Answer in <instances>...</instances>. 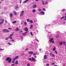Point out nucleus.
<instances>
[{
    "mask_svg": "<svg viewBox=\"0 0 66 66\" xmlns=\"http://www.w3.org/2000/svg\"><path fill=\"white\" fill-rule=\"evenodd\" d=\"M6 62L8 61V63H10L11 62H12V59L10 57H7L6 59Z\"/></svg>",
    "mask_w": 66,
    "mask_h": 66,
    "instance_id": "nucleus-1",
    "label": "nucleus"
},
{
    "mask_svg": "<svg viewBox=\"0 0 66 66\" xmlns=\"http://www.w3.org/2000/svg\"><path fill=\"white\" fill-rule=\"evenodd\" d=\"M4 19H0V25L1 24H2L3 23V22H4Z\"/></svg>",
    "mask_w": 66,
    "mask_h": 66,
    "instance_id": "nucleus-2",
    "label": "nucleus"
},
{
    "mask_svg": "<svg viewBox=\"0 0 66 66\" xmlns=\"http://www.w3.org/2000/svg\"><path fill=\"white\" fill-rule=\"evenodd\" d=\"M53 40V38H52L49 40V41L50 42H51V43H54V42Z\"/></svg>",
    "mask_w": 66,
    "mask_h": 66,
    "instance_id": "nucleus-3",
    "label": "nucleus"
},
{
    "mask_svg": "<svg viewBox=\"0 0 66 66\" xmlns=\"http://www.w3.org/2000/svg\"><path fill=\"white\" fill-rule=\"evenodd\" d=\"M3 31L4 32H10V31L7 30V29H4L3 30Z\"/></svg>",
    "mask_w": 66,
    "mask_h": 66,
    "instance_id": "nucleus-4",
    "label": "nucleus"
},
{
    "mask_svg": "<svg viewBox=\"0 0 66 66\" xmlns=\"http://www.w3.org/2000/svg\"><path fill=\"white\" fill-rule=\"evenodd\" d=\"M28 29L27 27H25L24 29V30L26 32H28Z\"/></svg>",
    "mask_w": 66,
    "mask_h": 66,
    "instance_id": "nucleus-5",
    "label": "nucleus"
},
{
    "mask_svg": "<svg viewBox=\"0 0 66 66\" xmlns=\"http://www.w3.org/2000/svg\"><path fill=\"white\" fill-rule=\"evenodd\" d=\"M44 60H46L47 59V55H44Z\"/></svg>",
    "mask_w": 66,
    "mask_h": 66,
    "instance_id": "nucleus-6",
    "label": "nucleus"
},
{
    "mask_svg": "<svg viewBox=\"0 0 66 66\" xmlns=\"http://www.w3.org/2000/svg\"><path fill=\"white\" fill-rule=\"evenodd\" d=\"M23 13H24V11H22L21 12V13H22V14H20V16H21L23 15Z\"/></svg>",
    "mask_w": 66,
    "mask_h": 66,
    "instance_id": "nucleus-7",
    "label": "nucleus"
},
{
    "mask_svg": "<svg viewBox=\"0 0 66 66\" xmlns=\"http://www.w3.org/2000/svg\"><path fill=\"white\" fill-rule=\"evenodd\" d=\"M37 7V5L36 4H35L34 5H33L32 6V7L33 8V9H35V8H36Z\"/></svg>",
    "mask_w": 66,
    "mask_h": 66,
    "instance_id": "nucleus-8",
    "label": "nucleus"
},
{
    "mask_svg": "<svg viewBox=\"0 0 66 66\" xmlns=\"http://www.w3.org/2000/svg\"><path fill=\"white\" fill-rule=\"evenodd\" d=\"M41 13L43 15L45 14V13L44 12H41L40 14H41Z\"/></svg>",
    "mask_w": 66,
    "mask_h": 66,
    "instance_id": "nucleus-9",
    "label": "nucleus"
},
{
    "mask_svg": "<svg viewBox=\"0 0 66 66\" xmlns=\"http://www.w3.org/2000/svg\"><path fill=\"white\" fill-rule=\"evenodd\" d=\"M27 32H26L24 33H23L22 34L23 36H24V35H26V34H27Z\"/></svg>",
    "mask_w": 66,
    "mask_h": 66,
    "instance_id": "nucleus-10",
    "label": "nucleus"
},
{
    "mask_svg": "<svg viewBox=\"0 0 66 66\" xmlns=\"http://www.w3.org/2000/svg\"><path fill=\"white\" fill-rule=\"evenodd\" d=\"M32 12L33 13H35V12L36 11V10L35 9H33L32 10Z\"/></svg>",
    "mask_w": 66,
    "mask_h": 66,
    "instance_id": "nucleus-11",
    "label": "nucleus"
},
{
    "mask_svg": "<svg viewBox=\"0 0 66 66\" xmlns=\"http://www.w3.org/2000/svg\"><path fill=\"white\" fill-rule=\"evenodd\" d=\"M15 30L16 31H18L19 30V29L18 28H17L15 29Z\"/></svg>",
    "mask_w": 66,
    "mask_h": 66,
    "instance_id": "nucleus-12",
    "label": "nucleus"
},
{
    "mask_svg": "<svg viewBox=\"0 0 66 66\" xmlns=\"http://www.w3.org/2000/svg\"><path fill=\"white\" fill-rule=\"evenodd\" d=\"M29 54H33V52L30 51L29 52Z\"/></svg>",
    "mask_w": 66,
    "mask_h": 66,
    "instance_id": "nucleus-13",
    "label": "nucleus"
},
{
    "mask_svg": "<svg viewBox=\"0 0 66 66\" xmlns=\"http://www.w3.org/2000/svg\"><path fill=\"white\" fill-rule=\"evenodd\" d=\"M32 61H35V59L33 57H32Z\"/></svg>",
    "mask_w": 66,
    "mask_h": 66,
    "instance_id": "nucleus-14",
    "label": "nucleus"
},
{
    "mask_svg": "<svg viewBox=\"0 0 66 66\" xmlns=\"http://www.w3.org/2000/svg\"><path fill=\"white\" fill-rule=\"evenodd\" d=\"M18 56H16V57H15V58H13V60H16L17 59H18Z\"/></svg>",
    "mask_w": 66,
    "mask_h": 66,
    "instance_id": "nucleus-15",
    "label": "nucleus"
},
{
    "mask_svg": "<svg viewBox=\"0 0 66 66\" xmlns=\"http://www.w3.org/2000/svg\"><path fill=\"white\" fill-rule=\"evenodd\" d=\"M55 49H56V48L55 47H54V48L52 49L53 51H55Z\"/></svg>",
    "mask_w": 66,
    "mask_h": 66,
    "instance_id": "nucleus-16",
    "label": "nucleus"
},
{
    "mask_svg": "<svg viewBox=\"0 0 66 66\" xmlns=\"http://www.w3.org/2000/svg\"><path fill=\"white\" fill-rule=\"evenodd\" d=\"M12 23H16V21H13L12 22Z\"/></svg>",
    "mask_w": 66,
    "mask_h": 66,
    "instance_id": "nucleus-17",
    "label": "nucleus"
},
{
    "mask_svg": "<svg viewBox=\"0 0 66 66\" xmlns=\"http://www.w3.org/2000/svg\"><path fill=\"white\" fill-rule=\"evenodd\" d=\"M30 34L31 35V36H33V33H32V32H30Z\"/></svg>",
    "mask_w": 66,
    "mask_h": 66,
    "instance_id": "nucleus-18",
    "label": "nucleus"
},
{
    "mask_svg": "<svg viewBox=\"0 0 66 66\" xmlns=\"http://www.w3.org/2000/svg\"><path fill=\"white\" fill-rule=\"evenodd\" d=\"M18 7V6H15L14 7L15 9H17Z\"/></svg>",
    "mask_w": 66,
    "mask_h": 66,
    "instance_id": "nucleus-19",
    "label": "nucleus"
},
{
    "mask_svg": "<svg viewBox=\"0 0 66 66\" xmlns=\"http://www.w3.org/2000/svg\"><path fill=\"white\" fill-rule=\"evenodd\" d=\"M10 16L11 17H12L13 16V14H10Z\"/></svg>",
    "mask_w": 66,
    "mask_h": 66,
    "instance_id": "nucleus-20",
    "label": "nucleus"
},
{
    "mask_svg": "<svg viewBox=\"0 0 66 66\" xmlns=\"http://www.w3.org/2000/svg\"><path fill=\"white\" fill-rule=\"evenodd\" d=\"M15 64H18V61L17 60L16 62L15 63Z\"/></svg>",
    "mask_w": 66,
    "mask_h": 66,
    "instance_id": "nucleus-21",
    "label": "nucleus"
},
{
    "mask_svg": "<svg viewBox=\"0 0 66 66\" xmlns=\"http://www.w3.org/2000/svg\"><path fill=\"white\" fill-rule=\"evenodd\" d=\"M8 45H10H10H12V44H11V43H10L9 42L8 43Z\"/></svg>",
    "mask_w": 66,
    "mask_h": 66,
    "instance_id": "nucleus-22",
    "label": "nucleus"
},
{
    "mask_svg": "<svg viewBox=\"0 0 66 66\" xmlns=\"http://www.w3.org/2000/svg\"><path fill=\"white\" fill-rule=\"evenodd\" d=\"M9 38V37H8V38ZM9 38L10 39H12V38H13V37L12 36H9Z\"/></svg>",
    "mask_w": 66,
    "mask_h": 66,
    "instance_id": "nucleus-23",
    "label": "nucleus"
},
{
    "mask_svg": "<svg viewBox=\"0 0 66 66\" xmlns=\"http://www.w3.org/2000/svg\"><path fill=\"white\" fill-rule=\"evenodd\" d=\"M14 35L13 34H11L9 35V36H13Z\"/></svg>",
    "mask_w": 66,
    "mask_h": 66,
    "instance_id": "nucleus-24",
    "label": "nucleus"
},
{
    "mask_svg": "<svg viewBox=\"0 0 66 66\" xmlns=\"http://www.w3.org/2000/svg\"><path fill=\"white\" fill-rule=\"evenodd\" d=\"M24 24L25 25H27V23L26 22H25L24 23Z\"/></svg>",
    "mask_w": 66,
    "mask_h": 66,
    "instance_id": "nucleus-25",
    "label": "nucleus"
},
{
    "mask_svg": "<svg viewBox=\"0 0 66 66\" xmlns=\"http://www.w3.org/2000/svg\"><path fill=\"white\" fill-rule=\"evenodd\" d=\"M32 27H33V25H31V26L30 27V29H31V28H32Z\"/></svg>",
    "mask_w": 66,
    "mask_h": 66,
    "instance_id": "nucleus-26",
    "label": "nucleus"
},
{
    "mask_svg": "<svg viewBox=\"0 0 66 66\" xmlns=\"http://www.w3.org/2000/svg\"><path fill=\"white\" fill-rule=\"evenodd\" d=\"M15 60H13L12 62V63H14V62H15Z\"/></svg>",
    "mask_w": 66,
    "mask_h": 66,
    "instance_id": "nucleus-27",
    "label": "nucleus"
},
{
    "mask_svg": "<svg viewBox=\"0 0 66 66\" xmlns=\"http://www.w3.org/2000/svg\"><path fill=\"white\" fill-rule=\"evenodd\" d=\"M14 14H15V15H17V13H16V12H14Z\"/></svg>",
    "mask_w": 66,
    "mask_h": 66,
    "instance_id": "nucleus-28",
    "label": "nucleus"
},
{
    "mask_svg": "<svg viewBox=\"0 0 66 66\" xmlns=\"http://www.w3.org/2000/svg\"><path fill=\"white\" fill-rule=\"evenodd\" d=\"M27 66H30V64H29V63H28L27 65Z\"/></svg>",
    "mask_w": 66,
    "mask_h": 66,
    "instance_id": "nucleus-29",
    "label": "nucleus"
},
{
    "mask_svg": "<svg viewBox=\"0 0 66 66\" xmlns=\"http://www.w3.org/2000/svg\"><path fill=\"white\" fill-rule=\"evenodd\" d=\"M28 1H29V0H26V1L24 2V3H25V2H27Z\"/></svg>",
    "mask_w": 66,
    "mask_h": 66,
    "instance_id": "nucleus-30",
    "label": "nucleus"
},
{
    "mask_svg": "<svg viewBox=\"0 0 66 66\" xmlns=\"http://www.w3.org/2000/svg\"><path fill=\"white\" fill-rule=\"evenodd\" d=\"M66 42H64L63 43V45H65L66 44Z\"/></svg>",
    "mask_w": 66,
    "mask_h": 66,
    "instance_id": "nucleus-31",
    "label": "nucleus"
},
{
    "mask_svg": "<svg viewBox=\"0 0 66 66\" xmlns=\"http://www.w3.org/2000/svg\"><path fill=\"white\" fill-rule=\"evenodd\" d=\"M27 21H28V22H30V20L29 19H27Z\"/></svg>",
    "mask_w": 66,
    "mask_h": 66,
    "instance_id": "nucleus-32",
    "label": "nucleus"
},
{
    "mask_svg": "<svg viewBox=\"0 0 66 66\" xmlns=\"http://www.w3.org/2000/svg\"><path fill=\"white\" fill-rule=\"evenodd\" d=\"M11 41H12V42H14V39H12L11 40Z\"/></svg>",
    "mask_w": 66,
    "mask_h": 66,
    "instance_id": "nucleus-33",
    "label": "nucleus"
},
{
    "mask_svg": "<svg viewBox=\"0 0 66 66\" xmlns=\"http://www.w3.org/2000/svg\"><path fill=\"white\" fill-rule=\"evenodd\" d=\"M30 23H32V22H33V21H32V20H31L30 21Z\"/></svg>",
    "mask_w": 66,
    "mask_h": 66,
    "instance_id": "nucleus-34",
    "label": "nucleus"
},
{
    "mask_svg": "<svg viewBox=\"0 0 66 66\" xmlns=\"http://www.w3.org/2000/svg\"><path fill=\"white\" fill-rule=\"evenodd\" d=\"M42 3H43V4H42L43 5H44V4H45L44 3V2L43 1H42Z\"/></svg>",
    "mask_w": 66,
    "mask_h": 66,
    "instance_id": "nucleus-35",
    "label": "nucleus"
},
{
    "mask_svg": "<svg viewBox=\"0 0 66 66\" xmlns=\"http://www.w3.org/2000/svg\"><path fill=\"white\" fill-rule=\"evenodd\" d=\"M66 11V10L65 9H64L62 10V12H64V11Z\"/></svg>",
    "mask_w": 66,
    "mask_h": 66,
    "instance_id": "nucleus-36",
    "label": "nucleus"
},
{
    "mask_svg": "<svg viewBox=\"0 0 66 66\" xmlns=\"http://www.w3.org/2000/svg\"><path fill=\"white\" fill-rule=\"evenodd\" d=\"M63 18H64V16L62 17L61 18V19H63Z\"/></svg>",
    "mask_w": 66,
    "mask_h": 66,
    "instance_id": "nucleus-37",
    "label": "nucleus"
},
{
    "mask_svg": "<svg viewBox=\"0 0 66 66\" xmlns=\"http://www.w3.org/2000/svg\"><path fill=\"white\" fill-rule=\"evenodd\" d=\"M38 11H42V10L40 9H38Z\"/></svg>",
    "mask_w": 66,
    "mask_h": 66,
    "instance_id": "nucleus-38",
    "label": "nucleus"
},
{
    "mask_svg": "<svg viewBox=\"0 0 66 66\" xmlns=\"http://www.w3.org/2000/svg\"><path fill=\"white\" fill-rule=\"evenodd\" d=\"M52 56H53V57H54V56H55V55H54V54H52Z\"/></svg>",
    "mask_w": 66,
    "mask_h": 66,
    "instance_id": "nucleus-39",
    "label": "nucleus"
},
{
    "mask_svg": "<svg viewBox=\"0 0 66 66\" xmlns=\"http://www.w3.org/2000/svg\"><path fill=\"white\" fill-rule=\"evenodd\" d=\"M65 19H64V20H66V16H65Z\"/></svg>",
    "mask_w": 66,
    "mask_h": 66,
    "instance_id": "nucleus-40",
    "label": "nucleus"
},
{
    "mask_svg": "<svg viewBox=\"0 0 66 66\" xmlns=\"http://www.w3.org/2000/svg\"><path fill=\"white\" fill-rule=\"evenodd\" d=\"M43 11H46V9H45L44 8H43Z\"/></svg>",
    "mask_w": 66,
    "mask_h": 66,
    "instance_id": "nucleus-41",
    "label": "nucleus"
},
{
    "mask_svg": "<svg viewBox=\"0 0 66 66\" xmlns=\"http://www.w3.org/2000/svg\"><path fill=\"white\" fill-rule=\"evenodd\" d=\"M62 44H63V43H60V45H62Z\"/></svg>",
    "mask_w": 66,
    "mask_h": 66,
    "instance_id": "nucleus-42",
    "label": "nucleus"
},
{
    "mask_svg": "<svg viewBox=\"0 0 66 66\" xmlns=\"http://www.w3.org/2000/svg\"><path fill=\"white\" fill-rule=\"evenodd\" d=\"M55 53H56V54H57V52H56V51H55Z\"/></svg>",
    "mask_w": 66,
    "mask_h": 66,
    "instance_id": "nucleus-43",
    "label": "nucleus"
},
{
    "mask_svg": "<svg viewBox=\"0 0 66 66\" xmlns=\"http://www.w3.org/2000/svg\"><path fill=\"white\" fill-rule=\"evenodd\" d=\"M29 60H30V61H32V59H31L29 58Z\"/></svg>",
    "mask_w": 66,
    "mask_h": 66,
    "instance_id": "nucleus-44",
    "label": "nucleus"
},
{
    "mask_svg": "<svg viewBox=\"0 0 66 66\" xmlns=\"http://www.w3.org/2000/svg\"><path fill=\"white\" fill-rule=\"evenodd\" d=\"M14 64H14V63H13V64L11 65V66H14Z\"/></svg>",
    "mask_w": 66,
    "mask_h": 66,
    "instance_id": "nucleus-45",
    "label": "nucleus"
},
{
    "mask_svg": "<svg viewBox=\"0 0 66 66\" xmlns=\"http://www.w3.org/2000/svg\"><path fill=\"white\" fill-rule=\"evenodd\" d=\"M28 50V49L26 48L25 49V51H27V50Z\"/></svg>",
    "mask_w": 66,
    "mask_h": 66,
    "instance_id": "nucleus-46",
    "label": "nucleus"
},
{
    "mask_svg": "<svg viewBox=\"0 0 66 66\" xmlns=\"http://www.w3.org/2000/svg\"><path fill=\"white\" fill-rule=\"evenodd\" d=\"M8 29L9 30H12V28H8Z\"/></svg>",
    "mask_w": 66,
    "mask_h": 66,
    "instance_id": "nucleus-47",
    "label": "nucleus"
},
{
    "mask_svg": "<svg viewBox=\"0 0 66 66\" xmlns=\"http://www.w3.org/2000/svg\"><path fill=\"white\" fill-rule=\"evenodd\" d=\"M54 63H53L51 64V65H54Z\"/></svg>",
    "mask_w": 66,
    "mask_h": 66,
    "instance_id": "nucleus-48",
    "label": "nucleus"
},
{
    "mask_svg": "<svg viewBox=\"0 0 66 66\" xmlns=\"http://www.w3.org/2000/svg\"><path fill=\"white\" fill-rule=\"evenodd\" d=\"M36 53H35V54H34L33 55H36Z\"/></svg>",
    "mask_w": 66,
    "mask_h": 66,
    "instance_id": "nucleus-49",
    "label": "nucleus"
},
{
    "mask_svg": "<svg viewBox=\"0 0 66 66\" xmlns=\"http://www.w3.org/2000/svg\"><path fill=\"white\" fill-rule=\"evenodd\" d=\"M46 66H49V65L48 64H46Z\"/></svg>",
    "mask_w": 66,
    "mask_h": 66,
    "instance_id": "nucleus-50",
    "label": "nucleus"
},
{
    "mask_svg": "<svg viewBox=\"0 0 66 66\" xmlns=\"http://www.w3.org/2000/svg\"><path fill=\"white\" fill-rule=\"evenodd\" d=\"M47 3H48V2H45V4H47Z\"/></svg>",
    "mask_w": 66,
    "mask_h": 66,
    "instance_id": "nucleus-51",
    "label": "nucleus"
},
{
    "mask_svg": "<svg viewBox=\"0 0 66 66\" xmlns=\"http://www.w3.org/2000/svg\"><path fill=\"white\" fill-rule=\"evenodd\" d=\"M52 54V53H51L50 54V55H51Z\"/></svg>",
    "mask_w": 66,
    "mask_h": 66,
    "instance_id": "nucleus-52",
    "label": "nucleus"
},
{
    "mask_svg": "<svg viewBox=\"0 0 66 66\" xmlns=\"http://www.w3.org/2000/svg\"><path fill=\"white\" fill-rule=\"evenodd\" d=\"M5 39L6 40H8V39L7 38H6Z\"/></svg>",
    "mask_w": 66,
    "mask_h": 66,
    "instance_id": "nucleus-53",
    "label": "nucleus"
},
{
    "mask_svg": "<svg viewBox=\"0 0 66 66\" xmlns=\"http://www.w3.org/2000/svg\"><path fill=\"white\" fill-rule=\"evenodd\" d=\"M36 40L37 41V42H39V41H38V39H37Z\"/></svg>",
    "mask_w": 66,
    "mask_h": 66,
    "instance_id": "nucleus-54",
    "label": "nucleus"
},
{
    "mask_svg": "<svg viewBox=\"0 0 66 66\" xmlns=\"http://www.w3.org/2000/svg\"><path fill=\"white\" fill-rule=\"evenodd\" d=\"M5 22H7V21H6V20H5Z\"/></svg>",
    "mask_w": 66,
    "mask_h": 66,
    "instance_id": "nucleus-55",
    "label": "nucleus"
},
{
    "mask_svg": "<svg viewBox=\"0 0 66 66\" xmlns=\"http://www.w3.org/2000/svg\"><path fill=\"white\" fill-rule=\"evenodd\" d=\"M20 33H21V32H22V31H20Z\"/></svg>",
    "mask_w": 66,
    "mask_h": 66,
    "instance_id": "nucleus-56",
    "label": "nucleus"
},
{
    "mask_svg": "<svg viewBox=\"0 0 66 66\" xmlns=\"http://www.w3.org/2000/svg\"><path fill=\"white\" fill-rule=\"evenodd\" d=\"M35 58H36V56H35Z\"/></svg>",
    "mask_w": 66,
    "mask_h": 66,
    "instance_id": "nucleus-57",
    "label": "nucleus"
},
{
    "mask_svg": "<svg viewBox=\"0 0 66 66\" xmlns=\"http://www.w3.org/2000/svg\"><path fill=\"white\" fill-rule=\"evenodd\" d=\"M39 50L40 51H42V50L41 49H39Z\"/></svg>",
    "mask_w": 66,
    "mask_h": 66,
    "instance_id": "nucleus-58",
    "label": "nucleus"
},
{
    "mask_svg": "<svg viewBox=\"0 0 66 66\" xmlns=\"http://www.w3.org/2000/svg\"><path fill=\"white\" fill-rule=\"evenodd\" d=\"M0 50H2V49L1 48H0Z\"/></svg>",
    "mask_w": 66,
    "mask_h": 66,
    "instance_id": "nucleus-59",
    "label": "nucleus"
},
{
    "mask_svg": "<svg viewBox=\"0 0 66 66\" xmlns=\"http://www.w3.org/2000/svg\"><path fill=\"white\" fill-rule=\"evenodd\" d=\"M39 0H35V1H39Z\"/></svg>",
    "mask_w": 66,
    "mask_h": 66,
    "instance_id": "nucleus-60",
    "label": "nucleus"
},
{
    "mask_svg": "<svg viewBox=\"0 0 66 66\" xmlns=\"http://www.w3.org/2000/svg\"><path fill=\"white\" fill-rule=\"evenodd\" d=\"M54 66H57V65H54Z\"/></svg>",
    "mask_w": 66,
    "mask_h": 66,
    "instance_id": "nucleus-61",
    "label": "nucleus"
},
{
    "mask_svg": "<svg viewBox=\"0 0 66 66\" xmlns=\"http://www.w3.org/2000/svg\"><path fill=\"white\" fill-rule=\"evenodd\" d=\"M12 34H14V32H13L12 33Z\"/></svg>",
    "mask_w": 66,
    "mask_h": 66,
    "instance_id": "nucleus-62",
    "label": "nucleus"
},
{
    "mask_svg": "<svg viewBox=\"0 0 66 66\" xmlns=\"http://www.w3.org/2000/svg\"><path fill=\"white\" fill-rule=\"evenodd\" d=\"M21 24H22V22L21 23Z\"/></svg>",
    "mask_w": 66,
    "mask_h": 66,
    "instance_id": "nucleus-63",
    "label": "nucleus"
},
{
    "mask_svg": "<svg viewBox=\"0 0 66 66\" xmlns=\"http://www.w3.org/2000/svg\"><path fill=\"white\" fill-rule=\"evenodd\" d=\"M20 3H21V1H20Z\"/></svg>",
    "mask_w": 66,
    "mask_h": 66,
    "instance_id": "nucleus-64",
    "label": "nucleus"
}]
</instances>
